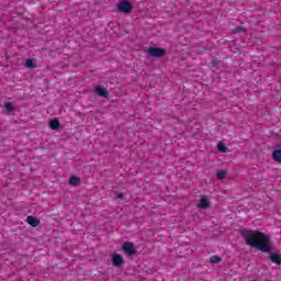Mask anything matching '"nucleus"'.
<instances>
[{
  "instance_id": "9",
  "label": "nucleus",
  "mask_w": 281,
  "mask_h": 281,
  "mask_svg": "<svg viewBox=\"0 0 281 281\" xmlns=\"http://www.w3.org/2000/svg\"><path fill=\"white\" fill-rule=\"evenodd\" d=\"M198 206H200L202 210L210 207V200L206 198L201 199Z\"/></svg>"
},
{
  "instance_id": "8",
  "label": "nucleus",
  "mask_w": 281,
  "mask_h": 281,
  "mask_svg": "<svg viewBox=\"0 0 281 281\" xmlns=\"http://www.w3.org/2000/svg\"><path fill=\"white\" fill-rule=\"evenodd\" d=\"M272 159L273 161H277V164H281V149H276L272 153Z\"/></svg>"
},
{
  "instance_id": "16",
  "label": "nucleus",
  "mask_w": 281,
  "mask_h": 281,
  "mask_svg": "<svg viewBox=\"0 0 281 281\" xmlns=\"http://www.w3.org/2000/svg\"><path fill=\"white\" fill-rule=\"evenodd\" d=\"M226 176H227V171L226 170L217 171V179H225Z\"/></svg>"
},
{
  "instance_id": "17",
  "label": "nucleus",
  "mask_w": 281,
  "mask_h": 281,
  "mask_svg": "<svg viewBox=\"0 0 281 281\" xmlns=\"http://www.w3.org/2000/svg\"><path fill=\"white\" fill-rule=\"evenodd\" d=\"M25 67H29V69H32V67H34V61L32 59H26Z\"/></svg>"
},
{
  "instance_id": "19",
  "label": "nucleus",
  "mask_w": 281,
  "mask_h": 281,
  "mask_svg": "<svg viewBox=\"0 0 281 281\" xmlns=\"http://www.w3.org/2000/svg\"><path fill=\"white\" fill-rule=\"evenodd\" d=\"M116 199H124V194H117Z\"/></svg>"
},
{
  "instance_id": "6",
  "label": "nucleus",
  "mask_w": 281,
  "mask_h": 281,
  "mask_svg": "<svg viewBox=\"0 0 281 281\" xmlns=\"http://www.w3.org/2000/svg\"><path fill=\"white\" fill-rule=\"evenodd\" d=\"M94 92L97 93V95H100L101 98H109V91H106L105 88L97 87L94 89Z\"/></svg>"
},
{
  "instance_id": "5",
  "label": "nucleus",
  "mask_w": 281,
  "mask_h": 281,
  "mask_svg": "<svg viewBox=\"0 0 281 281\" xmlns=\"http://www.w3.org/2000/svg\"><path fill=\"white\" fill-rule=\"evenodd\" d=\"M112 263L114 267H122L124 265V259L122 258V255H113Z\"/></svg>"
},
{
  "instance_id": "15",
  "label": "nucleus",
  "mask_w": 281,
  "mask_h": 281,
  "mask_svg": "<svg viewBox=\"0 0 281 281\" xmlns=\"http://www.w3.org/2000/svg\"><path fill=\"white\" fill-rule=\"evenodd\" d=\"M217 150H220V153H227V146H225L223 143H220L217 145Z\"/></svg>"
},
{
  "instance_id": "13",
  "label": "nucleus",
  "mask_w": 281,
  "mask_h": 281,
  "mask_svg": "<svg viewBox=\"0 0 281 281\" xmlns=\"http://www.w3.org/2000/svg\"><path fill=\"white\" fill-rule=\"evenodd\" d=\"M70 186H78L80 183V178L71 176L69 180Z\"/></svg>"
},
{
  "instance_id": "1",
  "label": "nucleus",
  "mask_w": 281,
  "mask_h": 281,
  "mask_svg": "<svg viewBox=\"0 0 281 281\" xmlns=\"http://www.w3.org/2000/svg\"><path fill=\"white\" fill-rule=\"evenodd\" d=\"M244 238L249 247H254V249H258L262 254H269L273 249L271 237L260 231H245Z\"/></svg>"
},
{
  "instance_id": "12",
  "label": "nucleus",
  "mask_w": 281,
  "mask_h": 281,
  "mask_svg": "<svg viewBox=\"0 0 281 281\" xmlns=\"http://www.w3.org/2000/svg\"><path fill=\"white\" fill-rule=\"evenodd\" d=\"M270 260H271V262H274V265H281L280 255L270 254Z\"/></svg>"
},
{
  "instance_id": "14",
  "label": "nucleus",
  "mask_w": 281,
  "mask_h": 281,
  "mask_svg": "<svg viewBox=\"0 0 281 281\" xmlns=\"http://www.w3.org/2000/svg\"><path fill=\"white\" fill-rule=\"evenodd\" d=\"M210 262H211V265H218V262H221V257L212 256L210 258Z\"/></svg>"
},
{
  "instance_id": "7",
  "label": "nucleus",
  "mask_w": 281,
  "mask_h": 281,
  "mask_svg": "<svg viewBox=\"0 0 281 281\" xmlns=\"http://www.w3.org/2000/svg\"><path fill=\"white\" fill-rule=\"evenodd\" d=\"M26 223H29V225H31L32 227H38V225H41V220L34 216H29L26 218Z\"/></svg>"
},
{
  "instance_id": "4",
  "label": "nucleus",
  "mask_w": 281,
  "mask_h": 281,
  "mask_svg": "<svg viewBox=\"0 0 281 281\" xmlns=\"http://www.w3.org/2000/svg\"><path fill=\"white\" fill-rule=\"evenodd\" d=\"M123 251L127 254V256H133V254H135V246L133 243H125L123 244Z\"/></svg>"
},
{
  "instance_id": "3",
  "label": "nucleus",
  "mask_w": 281,
  "mask_h": 281,
  "mask_svg": "<svg viewBox=\"0 0 281 281\" xmlns=\"http://www.w3.org/2000/svg\"><path fill=\"white\" fill-rule=\"evenodd\" d=\"M147 53L151 58H161L166 56V49L159 47H149Z\"/></svg>"
},
{
  "instance_id": "18",
  "label": "nucleus",
  "mask_w": 281,
  "mask_h": 281,
  "mask_svg": "<svg viewBox=\"0 0 281 281\" xmlns=\"http://www.w3.org/2000/svg\"><path fill=\"white\" fill-rule=\"evenodd\" d=\"M234 34H238V32H243V27H237L233 30Z\"/></svg>"
},
{
  "instance_id": "11",
  "label": "nucleus",
  "mask_w": 281,
  "mask_h": 281,
  "mask_svg": "<svg viewBox=\"0 0 281 281\" xmlns=\"http://www.w3.org/2000/svg\"><path fill=\"white\" fill-rule=\"evenodd\" d=\"M60 126V121L58 120H52L49 122V128H52V131H57V128Z\"/></svg>"
},
{
  "instance_id": "10",
  "label": "nucleus",
  "mask_w": 281,
  "mask_h": 281,
  "mask_svg": "<svg viewBox=\"0 0 281 281\" xmlns=\"http://www.w3.org/2000/svg\"><path fill=\"white\" fill-rule=\"evenodd\" d=\"M4 109H5V111H8V113H12V112L16 111V105H14V103H12V102H7L4 104Z\"/></svg>"
},
{
  "instance_id": "2",
  "label": "nucleus",
  "mask_w": 281,
  "mask_h": 281,
  "mask_svg": "<svg viewBox=\"0 0 281 281\" xmlns=\"http://www.w3.org/2000/svg\"><path fill=\"white\" fill-rule=\"evenodd\" d=\"M116 10L122 14H131L133 12V3H131V0H121L116 4Z\"/></svg>"
}]
</instances>
